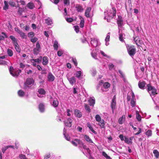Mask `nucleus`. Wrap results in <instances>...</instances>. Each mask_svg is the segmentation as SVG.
I'll list each match as a JSON object with an SVG mask.
<instances>
[{"instance_id":"1","label":"nucleus","mask_w":159,"mask_h":159,"mask_svg":"<svg viewBox=\"0 0 159 159\" xmlns=\"http://www.w3.org/2000/svg\"><path fill=\"white\" fill-rule=\"evenodd\" d=\"M116 11H106L104 12V19H107V22H109L110 20L115 15Z\"/></svg>"},{"instance_id":"2","label":"nucleus","mask_w":159,"mask_h":159,"mask_svg":"<svg viewBox=\"0 0 159 159\" xmlns=\"http://www.w3.org/2000/svg\"><path fill=\"white\" fill-rule=\"evenodd\" d=\"M147 90L151 96H155L157 94V89L154 87L152 86L151 84H147Z\"/></svg>"},{"instance_id":"3","label":"nucleus","mask_w":159,"mask_h":159,"mask_svg":"<svg viewBox=\"0 0 159 159\" xmlns=\"http://www.w3.org/2000/svg\"><path fill=\"white\" fill-rule=\"evenodd\" d=\"M9 70L11 74L13 77H17L21 72L20 70L14 69L12 66H10Z\"/></svg>"},{"instance_id":"4","label":"nucleus","mask_w":159,"mask_h":159,"mask_svg":"<svg viewBox=\"0 0 159 159\" xmlns=\"http://www.w3.org/2000/svg\"><path fill=\"white\" fill-rule=\"evenodd\" d=\"M126 47L129 54L131 57L133 56L136 52V49L132 45H127Z\"/></svg>"},{"instance_id":"5","label":"nucleus","mask_w":159,"mask_h":159,"mask_svg":"<svg viewBox=\"0 0 159 159\" xmlns=\"http://www.w3.org/2000/svg\"><path fill=\"white\" fill-rule=\"evenodd\" d=\"M40 46L39 42H37L36 47L33 49L34 53L35 55H37L40 50Z\"/></svg>"},{"instance_id":"6","label":"nucleus","mask_w":159,"mask_h":159,"mask_svg":"<svg viewBox=\"0 0 159 159\" xmlns=\"http://www.w3.org/2000/svg\"><path fill=\"white\" fill-rule=\"evenodd\" d=\"M50 101L52 105L54 107H56L58 106L59 102L56 98H51Z\"/></svg>"},{"instance_id":"7","label":"nucleus","mask_w":159,"mask_h":159,"mask_svg":"<svg viewBox=\"0 0 159 159\" xmlns=\"http://www.w3.org/2000/svg\"><path fill=\"white\" fill-rule=\"evenodd\" d=\"M72 120L70 118H68L67 120H65L64 124L66 126L71 127L72 125Z\"/></svg>"},{"instance_id":"8","label":"nucleus","mask_w":159,"mask_h":159,"mask_svg":"<svg viewBox=\"0 0 159 159\" xmlns=\"http://www.w3.org/2000/svg\"><path fill=\"white\" fill-rule=\"evenodd\" d=\"M38 92L39 93L38 96L41 98L43 97V95H45L46 93V92L44 89L42 88L39 89Z\"/></svg>"},{"instance_id":"9","label":"nucleus","mask_w":159,"mask_h":159,"mask_svg":"<svg viewBox=\"0 0 159 159\" xmlns=\"http://www.w3.org/2000/svg\"><path fill=\"white\" fill-rule=\"evenodd\" d=\"M91 45L94 47H96L98 43V39L96 38H91Z\"/></svg>"},{"instance_id":"10","label":"nucleus","mask_w":159,"mask_h":159,"mask_svg":"<svg viewBox=\"0 0 159 159\" xmlns=\"http://www.w3.org/2000/svg\"><path fill=\"white\" fill-rule=\"evenodd\" d=\"M116 105V100L115 96L112 98L111 105V108L112 109L113 112L114 110L115 109Z\"/></svg>"},{"instance_id":"11","label":"nucleus","mask_w":159,"mask_h":159,"mask_svg":"<svg viewBox=\"0 0 159 159\" xmlns=\"http://www.w3.org/2000/svg\"><path fill=\"white\" fill-rule=\"evenodd\" d=\"M34 82V80L33 79L30 78L28 79L25 83V85L28 86L32 84Z\"/></svg>"},{"instance_id":"12","label":"nucleus","mask_w":159,"mask_h":159,"mask_svg":"<svg viewBox=\"0 0 159 159\" xmlns=\"http://www.w3.org/2000/svg\"><path fill=\"white\" fill-rule=\"evenodd\" d=\"M85 16L87 17H91L93 16V11H86L85 13Z\"/></svg>"},{"instance_id":"13","label":"nucleus","mask_w":159,"mask_h":159,"mask_svg":"<svg viewBox=\"0 0 159 159\" xmlns=\"http://www.w3.org/2000/svg\"><path fill=\"white\" fill-rule=\"evenodd\" d=\"M134 41L136 43V45L138 46H140L142 43V41L140 40L139 38L137 37L134 38Z\"/></svg>"},{"instance_id":"14","label":"nucleus","mask_w":159,"mask_h":159,"mask_svg":"<svg viewBox=\"0 0 159 159\" xmlns=\"http://www.w3.org/2000/svg\"><path fill=\"white\" fill-rule=\"evenodd\" d=\"M110 86V84L108 82H105L103 84V88L105 89V90H103V89H102V91H106L107 89L109 88Z\"/></svg>"},{"instance_id":"15","label":"nucleus","mask_w":159,"mask_h":159,"mask_svg":"<svg viewBox=\"0 0 159 159\" xmlns=\"http://www.w3.org/2000/svg\"><path fill=\"white\" fill-rule=\"evenodd\" d=\"M70 84L72 85L75 84L76 82L75 78L74 76L70 78H67Z\"/></svg>"},{"instance_id":"16","label":"nucleus","mask_w":159,"mask_h":159,"mask_svg":"<svg viewBox=\"0 0 159 159\" xmlns=\"http://www.w3.org/2000/svg\"><path fill=\"white\" fill-rule=\"evenodd\" d=\"M146 85V83L144 81H139L138 83L139 87L141 89H144Z\"/></svg>"},{"instance_id":"17","label":"nucleus","mask_w":159,"mask_h":159,"mask_svg":"<svg viewBox=\"0 0 159 159\" xmlns=\"http://www.w3.org/2000/svg\"><path fill=\"white\" fill-rule=\"evenodd\" d=\"M7 56L4 55L0 57V65H4L6 64V61L3 59L6 58Z\"/></svg>"},{"instance_id":"18","label":"nucleus","mask_w":159,"mask_h":159,"mask_svg":"<svg viewBox=\"0 0 159 159\" xmlns=\"http://www.w3.org/2000/svg\"><path fill=\"white\" fill-rule=\"evenodd\" d=\"M75 76L80 79V77L83 75V74L81 71H77L74 74Z\"/></svg>"},{"instance_id":"19","label":"nucleus","mask_w":159,"mask_h":159,"mask_svg":"<svg viewBox=\"0 0 159 159\" xmlns=\"http://www.w3.org/2000/svg\"><path fill=\"white\" fill-rule=\"evenodd\" d=\"M48 58L46 56H44L43 58L42 64L43 65H47L48 63Z\"/></svg>"},{"instance_id":"20","label":"nucleus","mask_w":159,"mask_h":159,"mask_svg":"<svg viewBox=\"0 0 159 159\" xmlns=\"http://www.w3.org/2000/svg\"><path fill=\"white\" fill-rule=\"evenodd\" d=\"M130 1L128 0V2L125 3L126 9V10H131L132 9L131 4L130 3Z\"/></svg>"},{"instance_id":"21","label":"nucleus","mask_w":159,"mask_h":159,"mask_svg":"<svg viewBox=\"0 0 159 159\" xmlns=\"http://www.w3.org/2000/svg\"><path fill=\"white\" fill-rule=\"evenodd\" d=\"M80 140L78 139H75L74 140L70 141V142L74 146L77 147L79 142Z\"/></svg>"},{"instance_id":"22","label":"nucleus","mask_w":159,"mask_h":159,"mask_svg":"<svg viewBox=\"0 0 159 159\" xmlns=\"http://www.w3.org/2000/svg\"><path fill=\"white\" fill-rule=\"evenodd\" d=\"M48 80L50 81H52L54 80V77L50 73H49L48 76Z\"/></svg>"},{"instance_id":"23","label":"nucleus","mask_w":159,"mask_h":159,"mask_svg":"<svg viewBox=\"0 0 159 159\" xmlns=\"http://www.w3.org/2000/svg\"><path fill=\"white\" fill-rule=\"evenodd\" d=\"M75 114L78 117L80 118L82 116V114L80 111L76 109L75 110Z\"/></svg>"},{"instance_id":"24","label":"nucleus","mask_w":159,"mask_h":159,"mask_svg":"<svg viewBox=\"0 0 159 159\" xmlns=\"http://www.w3.org/2000/svg\"><path fill=\"white\" fill-rule=\"evenodd\" d=\"M89 102L90 106H93L95 103V100L94 98V97L90 98L89 99Z\"/></svg>"},{"instance_id":"25","label":"nucleus","mask_w":159,"mask_h":159,"mask_svg":"<svg viewBox=\"0 0 159 159\" xmlns=\"http://www.w3.org/2000/svg\"><path fill=\"white\" fill-rule=\"evenodd\" d=\"M125 116L124 115L122 116L119 119V123L120 124H122L125 121Z\"/></svg>"},{"instance_id":"26","label":"nucleus","mask_w":159,"mask_h":159,"mask_svg":"<svg viewBox=\"0 0 159 159\" xmlns=\"http://www.w3.org/2000/svg\"><path fill=\"white\" fill-rule=\"evenodd\" d=\"M26 7L30 9H32L34 8V5L33 3L30 2L27 4Z\"/></svg>"},{"instance_id":"27","label":"nucleus","mask_w":159,"mask_h":159,"mask_svg":"<svg viewBox=\"0 0 159 159\" xmlns=\"http://www.w3.org/2000/svg\"><path fill=\"white\" fill-rule=\"evenodd\" d=\"M45 23L48 25H51L52 23V20L48 17L45 20Z\"/></svg>"},{"instance_id":"28","label":"nucleus","mask_w":159,"mask_h":159,"mask_svg":"<svg viewBox=\"0 0 159 159\" xmlns=\"http://www.w3.org/2000/svg\"><path fill=\"white\" fill-rule=\"evenodd\" d=\"M42 59V57L40 56L39 58H38L36 59H31L30 61H33L35 62H37L38 63H40L41 62Z\"/></svg>"},{"instance_id":"29","label":"nucleus","mask_w":159,"mask_h":159,"mask_svg":"<svg viewBox=\"0 0 159 159\" xmlns=\"http://www.w3.org/2000/svg\"><path fill=\"white\" fill-rule=\"evenodd\" d=\"M119 39L122 42H123L124 41V40L123 39L124 37L125 36V35L122 34L120 32V30L119 31Z\"/></svg>"},{"instance_id":"30","label":"nucleus","mask_w":159,"mask_h":159,"mask_svg":"<svg viewBox=\"0 0 159 159\" xmlns=\"http://www.w3.org/2000/svg\"><path fill=\"white\" fill-rule=\"evenodd\" d=\"M84 138L85 139L86 141L89 143H93V142L92 140L89 137L88 135H84Z\"/></svg>"},{"instance_id":"31","label":"nucleus","mask_w":159,"mask_h":159,"mask_svg":"<svg viewBox=\"0 0 159 159\" xmlns=\"http://www.w3.org/2000/svg\"><path fill=\"white\" fill-rule=\"evenodd\" d=\"M80 26L81 28H83L84 26V19L81 16H80Z\"/></svg>"},{"instance_id":"32","label":"nucleus","mask_w":159,"mask_h":159,"mask_svg":"<svg viewBox=\"0 0 159 159\" xmlns=\"http://www.w3.org/2000/svg\"><path fill=\"white\" fill-rule=\"evenodd\" d=\"M10 38L12 40L13 44H17V40L14 36L11 35L10 36Z\"/></svg>"},{"instance_id":"33","label":"nucleus","mask_w":159,"mask_h":159,"mask_svg":"<svg viewBox=\"0 0 159 159\" xmlns=\"http://www.w3.org/2000/svg\"><path fill=\"white\" fill-rule=\"evenodd\" d=\"M1 34L2 35H0V41L4 40L5 38H7V35L4 32H2Z\"/></svg>"},{"instance_id":"34","label":"nucleus","mask_w":159,"mask_h":159,"mask_svg":"<svg viewBox=\"0 0 159 159\" xmlns=\"http://www.w3.org/2000/svg\"><path fill=\"white\" fill-rule=\"evenodd\" d=\"M39 109L41 112H43L44 110V105L42 103L40 104L39 105Z\"/></svg>"},{"instance_id":"35","label":"nucleus","mask_w":159,"mask_h":159,"mask_svg":"<svg viewBox=\"0 0 159 159\" xmlns=\"http://www.w3.org/2000/svg\"><path fill=\"white\" fill-rule=\"evenodd\" d=\"M66 130L65 128H64L63 129V134L64 136V137L65 138V139L69 141V139H70V137L69 135H66Z\"/></svg>"},{"instance_id":"36","label":"nucleus","mask_w":159,"mask_h":159,"mask_svg":"<svg viewBox=\"0 0 159 159\" xmlns=\"http://www.w3.org/2000/svg\"><path fill=\"white\" fill-rule=\"evenodd\" d=\"M18 94L19 96L20 97H23L25 94L24 92L21 90L18 91Z\"/></svg>"},{"instance_id":"37","label":"nucleus","mask_w":159,"mask_h":159,"mask_svg":"<svg viewBox=\"0 0 159 159\" xmlns=\"http://www.w3.org/2000/svg\"><path fill=\"white\" fill-rule=\"evenodd\" d=\"M117 23L119 27H121L123 23V21L122 19L119 17V19L117 20Z\"/></svg>"},{"instance_id":"38","label":"nucleus","mask_w":159,"mask_h":159,"mask_svg":"<svg viewBox=\"0 0 159 159\" xmlns=\"http://www.w3.org/2000/svg\"><path fill=\"white\" fill-rule=\"evenodd\" d=\"M7 52L8 56L10 57H11L13 55V52L9 48L7 49Z\"/></svg>"},{"instance_id":"39","label":"nucleus","mask_w":159,"mask_h":159,"mask_svg":"<svg viewBox=\"0 0 159 159\" xmlns=\"http://www.w3.org/2000/svg\"><path fill=\"white\" fill-rule=\"evenodd\" d=\"M95 51H93L92 52H91L92 56L93 58L95 59H97V53Z\"/></svg>"},{"instance_id":"40","label":"nucleus","mask_w":159,"mask_h":159,"mask_svg":"<svg viewBox=\"0 0 159 159\" xmlns=\"http://www.w3.org/2000/svg\"><path fill=\"white\" fill-rule=\"evenodd\" d=\"M4 6L3 7V9L4 10H6L8 9L9 5L8 4V2L6 1H4Z\"/></svg>"},{"instance_id":"41","label":"nucleus","mask_w":159,"mask_h":159,"mask_svg":"<svg viewBox=\"0 0 159 159\" xmlns=\"http://www.w3.org/2000/svg\"><path fill=\"white\" fill-rule=\"evenodd\" d=\"M87 127L90 129L92 131V132L95 134H96V132L93 129V128L91 126L90 123H88L87 124Z\"/></svg>"},{"instance_id":"42","label":"nucleus","mask_w":159,"mask_h":159,"mask_svg":"<svg viewBox=\"0 0 159 159\" xmlns=\"http://www.w3.org/2000/svg\"><path fill=\"white\" fill-rule=\"evenodd\" d=\"M58 42L57 41L55 40L54 41V44H53V47L54 48V49L55 50H57L58 49Z\"/></svg>"},{"instance_id":"43","label":"nucleus","mask_w":159,"mask_h":159,"mask_svg":"<svg viewBox=\"0 0 159 159\" xmlns=\"http://www.w3.org/2000/svg\"><path fill=\"white\" fill-rule=\"evenodd\" d=\"M153 153L155 157L157 158L159 157V152L157 150H153Z\"/></svg>"},{"instance_id":"44","label":"nucleus","mask_w":159,"mask_h":159,"mask_svg":"<svg viewBox=\"0 0 159 159\" xmlns=\"http://www.w3.org/2000/svg\"><path fill=\"white\" fill-rule=\"evenodd\" d=\"M145 134L148 137H149L152 136V132L151 130H148L145 133Z\"/></svg>"},{"instance_id":"45","label":"nucleus","mask_w":159,"mask_h":159,"mask_svg":"<svg viewBox=\"0 0 159 159\" xmlns=\"http://www.w3.org/2000/svg\"><path fill=\"white\" fill-rule=\"evenodd\" d=\"M102 154L106 159H111V157L107 155L106 153L104 152H102Z\"/></svg>"},{"instance_id":"46","label":"nucleus","mask_w":159,"mask_h":159,"mask_svg":"<svg viewBox=\"0 0 159 159\" xmlns=\"http://www.w3.org/2000/svg\"><path fill=\"white\" fill-rule=\"evenodd\" d=\"M136 103V99L132 98L131 101V105L132 107L135 106Z\"/></svg>"},{"instance_id":"47","label":"nucleus","mask_w":159,"mask_h":159,"mask_svg":"<svg viewBox=\"0 0 159 159\" xmlns=\"http://www.w3.org/2000/svg\"><path fill=\"white\" fill-rule=\"evenodd\" d=\"M9 3L10 6L12 7H16L15 3L12 0L10 1Z\"/></svg>"},{"instance_id":"48","label":"nucleus","mask_w":159,"mask_h":159,"mask_svg":"<svg viewBox=\"0 0 159 159\" xmlns=\"http://www.w3.org/2000/svg\"><path fill=\"white\" fill-rule=\"evenodd\" d=\"M98 122H99V125L101 128H103L104 127V121L103 120H101Z\"/></svg>"},{"instance_id":"49","label":"nucleus","mask_w":159,"mask_h":159,"mask_svg":"<svg viewBox=\"0 0 159 159\" xmlns=\"http://www.w3.org/2000/svg\"><path fill=\"white\" fill-rule=\"evenodd\" d=\"M15 46V48L17 52H20V48H19V45L17 43V44H14Z\"/></svg>"},{"instance_id":"50","label":"nucleus","mask_w":159,"mask_h":159,"mask_svg":"<svg viewBox=\"0 0 159 159\" xmlns=\"http://www.w3.org/2000/svg\"><path fill=\"white\" fill-rule=\"evenodd\" d=\"M136 118L137 120L139 121L141 120V116L139 114L138 111H136Z\"/></svg>"},{"instance_id":"51","label":"nucleus","mask_w":159,"mask_h":159,"mask_svg":"<svg viewBox=\"0 0 159 159\" xmlns=\"http://www.w3.org/2000/svg\"><path fill=\"white\" fill-rule=\"evenodd\" d=\"M124 141L125 143L128 144H129L131 143V139H129L125 137Z\"/></svg>"},{"instance_id":"52","label":"nucleus","mask_w":159,"mask_h":159,"mask_svg":"<svg viewBox=\"0 0 159 159\" xmlns=\"http://www.w3.org/2000/svg\"><path fill=\"white\" fill-rule=\"evenodd\" d=\"M20 36L23 39H26V35L25 34L22 32H21L19 34Z\"/></svg>"},{"instance_id":"53","label":"nucleus","mask_w":159,"mask_h":159,"mask_svg":"<svg viewBox=\"0 0 159 159\" xmlns=\"http://www.w3.org/2000/svg\"><path fill=\"white\" fill-rule=\"evenodd\" d=\"M95 118L96 120L98 122H99V121L102 120L100 116L98 115H96Z\"/></svg>"},{"instance_id":"54","label":"nucleus","mask_w":159,"mask_h":159,"mask_svg":"<svg viewBox=\"0 0 159 159\" xmlns=\"http://www.w3.org/2000/svg\"><path fill=\"white\" fill-rule=\"evenodd\" d=\"M34 33L33 32H30L28 33V36L29 38H31L34 37Z\"/></svg>"},{"instance_id":"55","label":"nucleus","mask_w":159,"mask_h":159,"mask_svg":"<svg viewBox=\"0 0 159 159\" xmlns=\"http://www.w3.org/2000/svg\"><path fill=\"white\" fill-rule=\"evenodd\" d=\"M110 33H108L107 34V36L105 39V41L106 42H108L109 41L110 39Z\"/></svg>"},{"instance_id":"56","label":"nucleus","mask_w":159,"mask_h":159,"mask_svg":"<svg viewBox=\"0 0 159 159\" xmlns=\"http://www.w3.org/2000/svg\"><path fill=\"white\" fill-rule=\"evenodd\" d=\"M84 108L85 110L88 111L89 112L90 111V109L89 107L87 104H85Z\"/></svg>"},{"instance_id":"57","label":"nucleus","mask_w":159,"mask_h":159,"mask_svg":"<svg viewBox=\"0 0 159 159\" xmlns=\"http://www.w3.org/2000/svg\"><path fill=\"white\" fill-rule=\"evenodd\" d=\"M76 10H82L83 9L81 6L79 4H77L75 6Z\"/></svg>"},{"instance_id":"58","label":"nucleus","mask_w":159,"mask_h":159,"mask_svg":"<svg viewBox=\"0 0 159 159\" xmlns=\"http://www.w3.org/2000/svg\"><path fill=\"white\" fill-rule=\"evenodd\" d=\"M79 147L80 148H83V146L84 145L83 142L80 140L78 144Z\"/></svg>"},{"instance_id":"59","label":"nucleus","mask_w":159,"mask_h":159,"mask_svg":"<svg viewBox=\"0 0 159 159\" xmlns=\"http://www.w3.org/2000/svg\"><path fill=\"white\" fill-rule=\"evenodd\" d=\"M38 40V39L36 37H34L30 39V41L33 43H34L36 42Z\"/></svg>"},{"instance_id":"60","label":"nucleus","mask_w":159,"mask_h":159,"mask_svg":"<svg viewBox=\"0 0 159 159\" xmlns=\"http://www.w3.org/2000/svg\"><path fill=\"white\" fill-rule=\"evenodd\" d=\"M51 157V154L50 153H48L46 154L44 156V158L45 159H48L49 158Z\"/></svg>"},{"instance_id":"61","label":"nucleus","mask_w":159,"mask_h":159,"mask_svg":"<svg viewBox=\"0 0 159 159\" xmlns=\"http://www.w3.org/2000/svg\"><path fill=\"white\" fill-rule=\"evenodd\" d=\"M63 3L66 5H68L70 4V0H63Z\"/></svg>"},{"instance_id":"62","label":"nucleus","mask_w":159,"mask_h":159,"mask_svg":"<svg viewBox=\"0 0 159 159\" xmlns=\"http://www.w3.org/2000/svg\"><path fill=\"white\" fill-rule=\"evenodd\" d=\"M63 53V51L62 50H60L57 52V54L58 56H61Z\"/></svg>"},{"instance_id":"63","label":"nucleus","mask_w":159,"mask_h":159,"mask_svg":"<svg viewBox=\"0 0 159 159\" xmlns=\"http://www.w3.org/2000/svg\"><path fill=\"white\" fill-rule=\"evenodd\" d=\"M83 148L84 149L86 150H87V152H88L89 153V152H90V150H89V148H87V147H86V145H84V146H83Z\"/></svg>"},{"instance_id":"64","label":"nucleus","mask_w":159,"mask_h":159,"mask_svg":"<svg viewBox=\"0 0 159 159\" xmlns=\"http://www.w3.org/2000/svg\"><path fill=\"white\" fill-rule=\"evenodd\" d=\"M66 20L68 22H71L73 21V19L71 18H66Z\"/></svg>"}]
</instances>
